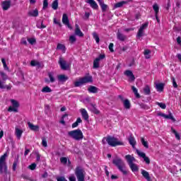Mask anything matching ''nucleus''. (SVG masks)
<instances>
[{"label":"nucleus","mask_w":181,"mask_h":181,"mask_svg":"<svg viewBox=\"0 0 181 181\" xmlns=\"http://www.w3.org/2000/svg\"><path fill=\"white\" fill-rule=\"evenodd\" d=\"M102 142L104 145L107 144L109 146L115 147V146H124V142L119 141L118 138L114 137L112 136H107L104 137L102 140Z\"/></svg>","instance_id":"obj_1"},{"label":"nucleus","mask_w":181,"mask_h":181,"mask_svg":"<svg viewBox=\"0 0 181 181\" xmlns=\"http://www.w3.org/2000/svg\"><path fill=\"white\" fill-rule=\"evenodd\" d=\"M113 165L117 168V169L123 173V175H128V170H127V165L122 159L118 156H116L112 160Z\"/></svg>","instance_id":"obj_2"},{"label":"nucleus","mask_w":181,"mask_h":181,"mask_svg":"<svg viewBox=\"0 0 181 181\" xmlns=\"http://www.w3.org/2000/svg\"><path fill=\"white\" fill-rule=\"evenodd\" d=\"M68 135L75 141H81L83 138V132L79 129L69 132Z\"/></svg>","instance_id":"obj_3"},{"label":"nucleus","mask_w":181,"mask_h":181,"mask_svg":"<svg viewBox=\"0 0 181 181\" xmlns=\"http://www.w3.org/2000/svg\"><path fill=\"white\" fill-rule=\"evenodd\" d=\"M6 158H8V154L5 153L3 156L0 157V173H6L8 172V165H6Z\"/></svg>","instance_id":"obj_4"},{"label":"nucleus","mask_w":181,"mask_h":181,"mask_svg":"<svg viewBox=\"0 0 181 181\" xmlns=\"http://www.w3.org/2000/svg\"><path fill=\"white\" fill-rule=\"evenodd\" d=\"M87 83H93V76H86L83 78H80L78 81L74 82L75 87H80L83 84H87Z\"/></svg>","instance_id":"obj_5"},{"label":"nucleus","mask_w":181,"mask_h":181,"mask_svg":"<svg viewBox=\"0 0 181 181\" xmlns=\"http://www.w3.org/2000/svg\"><path fill=\"white\" fill-rule=\"evenodd\" d=\"M75 175L78 179V181H84V170L81 167H77L75 169Z\"/></svg>","instance_id":"obj_6"},{"label":"nucleus","mask_w":181,"mask_h":181,"mask_svg":"<svg viewBox=\"0 0 181 181\" xmlns=\"http://www.w3.org/2000/svg\"><path fill=\"white\" fill-rule=\"evenodd\" d=\"M8 80V75L4 73V71H0V88L4 89L6 87L5 86V82Z\"/></svg>","instance_id":"obj_7"},{"label":"nucleus","mask_w":181,"mask_h":181,"mask_svg":"<svg viewBox=\"0 0 181 181\" xmlns=\"http://www.w3.org/2000/svg\"><path fill=\"white\" fill-rule=\"evenodd\" d=\"M11 103L13 107L10 106L8 109V111L9 112H18V107H19V103L17 100H15L13 99H12L11 100Z\"/></svg>","instance_id":"obj_8"},{"label":"nucleus","mask_w":181,"mask_h":181,"mask_svg":"<svg viewBox=\"0 0 181 181\" xmlns=\"http://www.w3.org/2000/svg\"><path fill=\"white\" fill-rule=\"evenodd\" d=\"M137 155H139L140 158H143L144 162H146L147 165H149V163H151V160L149 159V157H146V154L145 153L137 151Z\"/></svg>","instance_id":"obj_9"},{"label":"nucleus","mask_w":181,"mask_h":181,"mask_svg":"<svg viewBox=\"0 0 181 181\" xmlns=\"http://www.w3.org/2000/svg\"><path fill=\"white\" fill-rule=\"evenodd\" d=\"M124 159H126L128 165H131L132 163H134V162H136V159H135V157H134V156L132 155H126L124 157Z\"/></svg>","instance_id":"obj_10"},{"label":"nucleus","mask_w":181,"mask_h":181,"mask_svg":"<svg viewBox=\"0 0 181 181\" xmlns=\"http://www.w3.org/2000/svg\"><path fill=\"white\" fill-rule=\"evenodd\" d=\"M59 64L62 70H66L69 67V65H67L66 61H64V59H63L62 57L59 58Z\"/></svg>","instance_id":"obj_11"},{"label":"nucleus","mask_w":181,"mask_h":181,"mask_svg":"<svg viewBox=\"0 0 181 181\" xmlns=\"http://www.w3.org/2000/svg\"><path fill=\"white\" fill-rule=\"evenodd\" d=\"M124 75L129 77L130 81H135V76L132 73V71L127 70L124 72Z\"/></svg>","instance_id":"obj_12"},{"label":"nucleus","mask_w":181,"mask_h":181,"mask_svg":"<svg viewBox=\"0 0 181 181\" xmlns=\"http://www.w3.org/2000/svg\"><path fill=\"white\" fill-rule=\"evenodd\" d=\"M48 77L49 78H45V83H54V81H56V79L54 78V73L53 72H49L48 73Z\"/></svg>","instance_id":"obj_13"},{"label":"nucleus","mask_w":181,"mask_h":181,"mask_svg":"<svg viewBox=\"0 0 181 181\" xmlns=\"http://www.w3.org/2000/svg\"><path fill=\"white\" fill-rule=\"evenodd\" d=\"M75 35L79 36V37H83V36H84V34L81 32V30H80V27L78 24L75 25Z\"/></svg>","instance_id":"obj_14"},{"label":"nucleus","mask_w":181,"mask_h":181,"mask_svg":"<svg viewBox=\"0 0 181 181\" xmlns=\"http://www.w3.org/2000/svg\"><path fill=\"white\" fill-rule=\"evenodd\" d=\"M22 134H23V130L18 129V127L15 128V135L17 139H21L22 138Z\"/></svg>","instance_id":"obj_15"},{"label":"nucleus","mask_w":181,"mask_h":181,"mask_svg":"<svg viewBox=\"0 0 181 181\" xmlns=\"http://www.w3.org/2000/svg\"><path fill=\"white\" fill-rule=\"evenodd\" d=\"M1 6L4 11H8L11 8V1H3Z\"/></svg>","instance_id":"obj_16"},{"label":"nucleus","mask_w":181,"mask_h":181,"mask_svg":"<svg viewBox=\"0 0 181 181\" xmlns=\"http://www.w3.org/2000/svg\"><path fill=\"white\" fill-rule=\"evenodd\" d=\"M87 4H89V5L93 8V9H98V4L95 2L94 0H87Z\"/></svg>","instance_id":"obj_17"},{"label":"nucleus","mask_w":181,"mask_h":181,"mask_svg":"<svg viewBox=\"0 0 181 181\" xmlns=\"http://www.w3.org/2000/svg\"><path fill=\"white\" fill-rule=\"evenodd\" d=\"M117 37L118 40H120V42H124L127 39V36L121 33V32H119V30L117 31Z\"/></svg>","instance_id":"obj_18"},{"label":"nucleus","mask_w":181,"mask_h":181,"mask_svg":"<svg viewBox=\"0 0 181 181\" xmlns=\"http://www.w3.org/2000/svg\"><path fill=\"white\" fill-rule=\"evenodd\" d=\"M28 127L31 131H39V126L33 124L32 122H28Z\"/></svg>","instance_id":"obj_19"},{"label":"nucleus","mask_w":181,"mask_h":181,"mask_svg":"<svg viewBox=\"0 0 181 181\" xmlns=\"http://www.w3.org/2000/svg\"><path fill=\"white\" fill-rule=\"evenodd\" d=\"M160 115L161 117H163V118H165L166 119H171L173 122L176 121L175 117H173V115H172V113H170L169 115H165L164 113H161Z\"/></svg>","instance_id":"obj_20"},{"label":"nucleus","mask_w":181,"mask_h":181,"mask_svg":"<svg viewBox=\"0 0 181 181\" xmlns=\"http://www.w3.org/2000/svg\"><path fill=\"white\" fill-rule=\"evenodd\" d=\"M141 175L147 181H151V176H149V173L145 170H141Z\"/></svg>","instance_id":"obj_21"},{"label":"nucleus","mask_w":181,"mask_h":181,"mask_svg":"<svg viewBox=\"0 0 181 181\" xmlns=\"http://www.w3.org/2000/svg\"><path fill=\"white\" fill-rule=\"evenodd\" d=\"M29 16H33L34 18H36L39 16V11L35 8V10H31L28 12Z\"/></svg>","instance_id":"obj_22"},{"label":"nucleus","mask_w":181,"mask_h":181,"mask_svg":"<svg viewBox=\"0 0 181 181\" xmlns=\"http://www.w3.org/2000/svg\"><path fill=\"white\" fill-rule=\"evenodd\" d=\"M98 4L102 9V12H105V11H107V8H108V6L104 4V1H103V0L98 1Z\"/></svg>","instance_id":"obj_23"},{"label":"nucleus","mask_w":181,"mask_h":181,"mask_svg":"<svg viewBox=\"0 0 181 181\" xmlns=\"http://www.w3.org/2000/svg\"><path fill=\"white\" fill-rule=\"evenodd\" d=\"M69 16H67V14L64 13L62 16V23H64V25H69Z\"/></svg>","instance_id":"obj_24"},{"label":"nucleus","mask_w":181,"mask_h":181,"mask_svg":"<svg viewBox=\"0 0 181 181\" xmlns=\"http://www.w3.org/2000/svg\"><path fill=\"white\" fill-rule=\"evenodd\" d=\"M81 112L83 118L85 119L86 121L88 120V113L87 110H86V109H81Z\"/></svg>","instance_id":"obj_25"},{"label":"nucleus","mask_w":181,"mask_h":181,"mask_svg":"<svg viewBox=\"0 0 181 181\" xmlns=\"http://www.w3.org/2000/svg\"><path fill=\"white\" fill-rule=\"evenodd\" d=\"M132 172H138V170H139V168H138V165L134 163H132V164L129 165Z\"/></svg>","instance_id":"obj_26"},{"label":"nucleus","mask_w":181,"mask_h":181,"mask_svg":"<svg viewBox=\"0 0 181 181\" xmlns=\"http://www.w3.org/2000/svg\"><path fill=\"white\" fill-rule=\"evenodd\" d=\"M143 91L145 94V95H151V88L149 86L146 85L144 88Z\"/></svg>","instance_id":"obj_27"},{"label":"nucleus","mask_w":181,"mask_h":181,"mask_svg":"<svg viewBox=\"0 0 181 181\" xmlns=\"http://www.w3.org/2000/svg\"><path fill=\"white\" fill-rule=\"evenodd\" d=\"M129 144H130L133 148H135V145H136V141L134 136H130L129 138Z\"/></svg>","instance_id":"obj_28"},{"label":"nucleus","mask_w":181,"mask_h":181,"mask_svg":"<svg viewBox=\"0 0 181 181\" xmlns=\"http://www.w3.org/2000/svg\"><path fill=\"white\" fill-rule=\"evenodd\" d=\"M123 105L126 110H129V108H131V103L128 99H126L123 101Z\"/></svg>","instance_id":"obj_29"},{"label":"nucleus","mask_w":181,"mask_h":181,"mask_svg":"<svg viewBox=\"0 0 181 181\" xmlns=\"http://www.w3.org/2000/svg\"><path fill=\"white\" fill-rule=\"evenodd\" d=\"M57 50H62L63 53H66V46L63 44L59 43L57 46Z\"/></svg>","instance_id":"obj_30"},{"label":"nucleus","mask_w":181,"mask_h":181,"mask_svg":"<svg viewBox=\"0 0 181 181\" xmlns=\"http://www.w3.org/2000/svg\"><path fill=\"white\" fill-rule=\"evenodd\" d=\"M153 9L155 12L156 18H157L158 17V13H159V6L158 5V4H154L153 5Z\"/></svg>","instance_id":"obj_31"},{"label":"nucleus","mask_w":181,"mask_h":181,"mask_svg":"<svg viewBox=\"0 0 181 181\" xmlns=\"http://www.w3.org/2000/svg\"><path fill=\"white\" fill-rule=\"evenodd\" d=\"M88 91H89V93H98V88L95 86H90L88 88Z\"/></svg>","instance_id":"obj_32"},{"label":"nucleus","mask_w":181,"mask_h":181,"mask_svg":"<svg viewBox=\"0 0 181 181\" xmlns=\"http://www.w3.org/2000/svg\"><path fill=\"white\" fill-rule=\"evenodd\" d=\"M52 8L54 11H57L59 8V0H54L52 4Z\"/></svg>","instance_id":"obj_33"},{"label":"nucleus","mask_w":181,"mask_h":181,"mask_svg":"<svg viewBox=\"0 0 181 181\" xmlns=\"http://www.w3.org/2000/svg\"><path fill=\"white\" fill-rule=\"evenodd\" d=\"M163 87H164L163 83L156 84V88L157 91H159L160 93H162V91H163Z\"/></svg>","instance_id":"obj_34"},{"label":"nucleus","mask_w":181,"mask_h":181,"mask_svg":"<svg viewBox=\"0 0 181 181\" xmlns=\"http://www.w3.org/2000/svg\"><path fill=\"white\" fill-rule=\"evenodd\" d=\"M127 4V1H122L115 4V8H122L124 5Z\"/></svg>","instance_id":"obj_35"},{"label":"nucleus","mask_w":181,"mask_h":181,"mask_svg":"<svg viewBox=\"0 0 181 181\" xmlns=\"http://www.w3.org/2000/svg\"><path fill=\"white\" fill-rule=\"evenodd\" d=\"M132 90L136 95V98H141V95L138 93V89L135 86H132Z\"/></svg>","instance_id":"obj_36"},{"label":"nucleus","mask_w":181,"mask_h":181,"mask_svg":"<svg viewBox=\"0 0 181 181\" xmlns=\"http://www.w3.org/2000/svg\"><path fill=\"white\" fill-rule=\"evenodd\" d=\"M171 132L175 135V138L177 139V141H180V134H179V133H177V132H176L173 127L171 128Z\"/></svg>","instance_id":"obj_37"},{"label":"nucleus","mask_w":181,"mask_h":181,"mask_svg":"<svg viewBox=\"0 0 181 181\" xmlns=\"http://www.w3.org/2000/svg\"><path fill=\"white\" fill-rule=\"evenodd\" d=\"M151 53H152L151 52V50L149 49H145L144 50V54L145 56V59H151Z\"/></svg>","instance_id":"obj_38"},{"label":"nucleus","mask_w":181,"mask_h":181,"mask_svg":"<svg viewBox=\"0 0 181 181\" xmlns=\"http://www.w3.org/2000/svg\"><path fill=\"white\" fill-rule=\"evenodd\" d=\"M141 142L142 145L144 146V148H146V149H148V148H149V144H148V142L146 141H145V139H144V137L141 138Z\"/></svg>","instance_id":"obj_39"},{"label":"nucleus","mask_w":181,"mask_h":181,"mask_svg":"<svg viewBox=\"0 0 181 181\" xmlns=\"http://www.w3.org/2000/svg\"><path fill=\"white\" fill-rule=\"evenodd\" d=\"M58 80L59 81H66V80H69V77H67L64 75H59L58 76Z\"/></svg>","instance_id":"obj_40"},{"label":"nucleus","mask_w":181,"mask_h":181,"mask_svg":"<svg viewBox=\"0 0 181 181\" xmlns=\"http://www.w3.org/2000/svg\"><path fill=\"white\" fill-rule=\"evenodd\" d=\"M98 67H100V61L96 58L93 61V69H98Z\"/></svg>","instance_id":"obj_41"},{"label":"nucleus","mask_w":181,"mask_h":181,"mask_svg":"<svg viewBox=\"0 0 181 181\" xmlns=\"http://www.w3.org/2000/svg\"><path fill=\"white\" fill-rule=\"evenodd\" d=\"M76 41H77V38L76 37V35L69 36V42L71 45H73V43H75V42Z\"/></svg>","instance_id":"obj_42"},{"label":"nucleus","mask_w":181,"mask_h":181,"mask_svg":"<svg viewBox=\"0 0 181 181\" xmlns=\"http://www.w3.org/2000/svg\"><path fill=\"white\" fill-rule=\"evenodd\" d=\"M42 93H52V89L49 86L42 88Z\"/></svg>","instance_id":"obj_43"},{"label":"nucleus","mask_w":181,"mask_h":181,"mask_svg":"<svg viewBox=\"0 0 181 181\" xmlns=\"http://www.w3.org/2000/svg\"><path fill=\"white\" fill-rule=\"evenodd\" d=\"M93 36L96 43H100V37H98V34H97V33L95 32L93 33Z\"/></svg>","instance_id":"obj_44"},{"label":"nucleus","mask_w":181,"mask_h":181,"mask_svg":"<svg viewBox=\"0 0 181 181\" xmlns=\"http://www.w3.org/2000/svg\"><path fill=\"white\" fill-rule=\"evenodd\" d=\"M1 63L3 64V67L4 70H9L8 65H6V61L4 58L1 59Z\"/></svg>","instance_id":"obj_45"},{"label":"nucleus","mask_w":181,"mask_h":181,"mask_svg":"<svg viewBox=\"0 0 181 181\" xmlns=\"http://www.w3.org/2000/svg\"><path fill=\"white\" fill-rule=\"evenodd\" d=\"M142 36H144V30H142V29L139 28V31L137 33V37H139V39H140L141 37H142Z\"/></svg>","instance_id":"obj_46"},{"label":"nucleus","mask_w":181,"mask_h":181,"mask_svg":"<svg viewBox=\"0 0 181 181\" xmlns=\"http://www.w3.org/2000/svg\"><path fill=\"white\" fill-rule=\"evenodd\" d=\"M49 6V0H43L42 9H46Z\"/></svg>","instance_id":"obj_47"},{"label":"nucleus","mask_w":181,"mask_h":181,"mask_svg":"<svg viewBox=\"0 0 181 181\" xmlns=\"http://www.w3.org/2000/svg\"><path fill=\"white\" fill-rule=\"evenodd\" d=\"M157 105H158L160 108H162V110H165L166 108V105L163 103L157 102Z\"/></svg>","instance_id":"obj_48"},{"label":"nucleus","mask_w":181,"mask_h":181,"mask_svg":"<svg viewBox=\"0 0 181 181\" xmlns=\"http://www.w3.org/2000/svg\"><path fill=\"white\" fill-rule=\"evenodd\" d=\"M30 64H31V66H33V67H35V66H40V63H39V62L35 61V60L31 61Z\"/></svg>","instance_id":"obj_49"},{"label":"nucleus","mask_w":181,"mask_h":181,"mask_svg":"<svg viewBox=\"0 0 181 181\" xmlns=\"http://www.w3.org/2000/svg\"><path fill=\"white\" fill-rule=\"evenodd\" d=\"M18 163H19V161L18 160H15L13 163V170L15 172L16 170V166H18Z\"/></svg>","instance_id":"obj_50"},{"label":"nucleus","mask_w":181,"mask_h":181,"mask_svg":"<svg viewBox=\"0 0 181 181\" xmlns=\"http://www.w3.org/2000/svg\"><path fill=\"white\" fill-rule=\"evenodd\" d=\"M28 42L30 43V45H35V43H36V39H35V38H28Z\"/></svg>","instance_id":"obj_51"},{"label":"nucleus","mask_w":181,"mask_h":181,"mask_svg":"<svg viewBox=\"0 0 181 181\" xmlns=\"http://www.w3.org/2000/svg\"><path fill=\"white\" fill-rule=\"evenodd\" d=\"M148 25H149V23L146 22L144 24H142V25L140 27V29H141L142 30H145V29L148 28Z\"/></svg>","instance_id":"obj_52"},{"label":"nucleus","mask_w":181,"mask_h":181,"mask_svg":"<svg viewBox=\"0 0 181 181\" xmlns=\"http://www.w3.org/2000/svg\"><path fill=\"white\" fill-rule=\"evenodd\" d=\"M60 162H61V163H63L64 165H66V163H67V158L62 157L60 158Z\"/></svg>","instance_id":"obj_53"},{"label":"nucleus","mask_w":181,"mask_h":181,"mask_svg":"<svg viewBox=\"0 0 181 181\" xmlns=\"http://www.w3.org/2000/svg\"><path fill=\"white\" fill-rule=\"evenodd\" d=\"M29 169H30V170H35V169H36V163H33L31 165H30L28 166Z\"/></svg>","instance_id":"obj_54"},{"label":"nucleus","mask_w":181,"mask_h":181,"mask_svg":"<svg viewBox=\"0 0 181 181\" xmlns=\"http://www.w3.org/2000/svg\"><path fill=\"white\" fill-rule=\"evenodd\" d=\"M42 144L44 148H47V141H46V139L43 138L42 141Z\"/></svg>","instance_id":"obj_55"},{"label":"nucleus","mask_w":181,"mask_h":181,"mask_svg":"<svg viewBox=\"0 0 181 181\" xmlns=\"http://www.w3.org/2000/svg\"><path fill=\"white\" fill-rule=\"evenodd\" d=\"M172 81H173V86L175 88H177V83H176V80L175 79L174 77L172 78Z\"/></svg>","instance_id":"obj_56"},{"label":"nucleus","mask_w":181,"mask_h":181,"mask_svg":"<svg viewBox=\"0 0 181 181\" xmlns=\"http://www.w3.org/2000/svg\"><path fill=\"white\" fill-rule=\"evenodd\" d=\"M66 117H67V115H64L62 116V119L60 121V124H62V125H64L66 124V122L64 121V118H66Z\"/></svg>","instance_id":"obj_57"},{"label":"nucleus","mask_w":181,"mask_h":181,"mask_svg":"<svg viewBox=\"0 0 181 181\" xmlns=\"http://www.w3.org/2000/svg\"><path fill=\"white\" fill-rule=\"evenodd\" d=\"M69 181H76V176H74V175H71V176H69Z\"/></svg>","instance_id":"obj_58"},{"label":"nucleus","mask_w":181,"mask_h":181,"mask_svg":"<svg viewBox=\"0 0 181 181\" xmlns=\"http://www.w3.org/2000/svg\"><path fill=\"white\" fill-rule=\"evenodd\" d=\"M96 59H98L99 62L100 60H103V59H105V54H100L99 57Z\"/></svg>","instance_id":"obj_59"},{"label":"nucleus","mask_w":181,"mask_h":181,"mask_svg":"<svg viewBox=\"0 0 181 181\" xmlns=\"http://www.w3.org/2000/svg\"><path fill=\"white\" fill-rule=\"evenodd\" d=\"M113 47H114V44L113 43H110L109 45V50H110V52H114Z\"/></svg>","instance_id":"obj_60"},{"label":"nucleus","mask_w":181,"mask_h":181,"mask_svg":"<svg viewBox=\"0 0 181 181\" xmlns=\"http://www.w3.org/2000/svg\"><path fill=\"white\" fill-rule=\"evenodd\" d=\"M57 181H67L64 177H59L57 178Z\"/></svg>","instance_id":"obj_61"},{"label":"nucleus","mask_w":181,"mask_h":181,"mask_svg":"<svg viewBox=\"0 0 181 181\" xmlns=\"http://www.w3.org/2000/svg\"><path fill=\"white\" fill-rule=\"evenodd\" d=\"M21 45H28V42L25 38H22L21 41Z\"/></svg>","instance_id":"obj_62"},{"label":"nucleus","mask_w":181,"mask_h":181,"mask_svg":"<svg viewBox=\"0 0 181 181\" xmlns=\"http://www.w3.org/2000/svg\"><path fill=\"white\" fill-rule=\"evenodd\" d=\"M177 43L178 45H181V38H180V37H177Z\"/></svg>","instance_id":"obj_63"},{"label":"nucleus","mask_w":181,"mask_h":181,"mask_svg":"<svg viewBox=\"0 0 181 181\" xmlns=\"http://www.w3.org/2000/svg\"><path fill=\"white\" fill-rule=\"evenodd\" d=\"M76 127H78V124H77L76 122H75L72 124V128H76Z\"/></svg>","instance_id":"obj_64"}]
</instances>
